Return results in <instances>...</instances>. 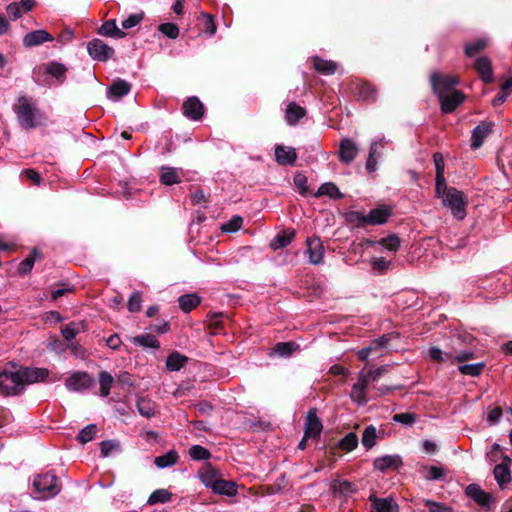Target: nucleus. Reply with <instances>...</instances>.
I'll use <instances>...</instances> for the list:
<instances>
[{
	"mask_svg": "<svg viewBox=\"0 0 512 512\" xmlns=\"http://www.w3.org/2000/svg\"><path fill=\"white\" fill-rule=\"evenodd\" d=\"M13 110L17 115L18 122L25 129L36 128L44 121L42 112L37 108L33 99L27 96H20Z\"/></svg>",
	"mask_w": 512,
	"mask_h": 512,
	"instance_id": "nucleus-1",
	"label": "nucleus"
},
{
	"mask_svg": "<svg viewBox=\"0 0 512 512\" xmlns=\"http://www.w3.org/2000/svg\"><path fill=\"white\" fill-rule=\"evenodd\" d=\"M32 485L33 497L38 500L51 499L61 490L58 478L49 472L35 476Z\"/></svg>",
	"mask_w": 512,
	"mask_h": 512,
	"instance_id": "nucleus-2",
	"label": "nucleus"
},
{
	"mask_svg": "<svg viewBox=\"0 0 512 512\" xmlns=\"http://www.w3.org/2000/svg\"><path fill=\"white\" fill-rule=\"evenodd\" d=\"M442 203L457 220H462L466 217L467 199L463 192L458 189L450 187Z\"/></svg>",
	"mask_w": 512,
	"mask_h": 512,
	"instance_id": "nucleus-3",
	"label": "nucleus"
},
{
	"mask_svg": "<svg viewBox=\"0 0 512 512\" xmlns=\"http://www.w3.org/2000/svg\"><path fill=\"white\" fill-rule=\"evenodd\" d=\"M352 216L359 222L367 225H381L386 223L391 216V210L387 206H379L372 209L368 214L364 215L359 212H353Z\"/></svg>",
	"mask_w": 512,
	"mask_h": 512,
	"instance_id": "nucleus-4",
	"label": "nucleus"
},
{
	"mask_svg": "<svg viewBox=\"0 0 512 512\" xmlns=\"http://www.w3.org/2000/svg\"><path fill=\"white\" fill-rule=\"evenodd\" d=\"M389 144H391L390 141L384 137H376L371 141L366 161V169L368 172L376 171L378 160L383 156L384 149Z\"/></svg>",
	"mask_w": 512,
	"mask_h": 512,
	"instance_id": "nucleus-5",
	"label": "nucleus"
},
{
	"mask_svg": "<svg viewBox=\"0 0 512 512\" xmlns=\"http://www.w3.org/2000/svg\"><path fill=\"white\" fill-rule=\"evenodd\" d=\"M87 52L93 60L99 62H107L115 54V50L111 46L98 38L88 42Z\"/></svg>",
	"mask_w": 512,
	"mask_h": 512,
	"instance_id": "nucleus-6",
	"label": "nucleus"
},
{
	"mask_svg": "<svg viewBox=\"0 0 512 512\" xmlns=\"http://www.w3.org/2000/svg\"><path fill=\"white\" fill-rule=\"evenodd\" d=\"M0 390L5 395H18L23 392L17 370L0 373Z\"/></svg>",
	"mask_w": 512,
	"mask_h": 512,
	"instance_id": "nucleus-7",
	"label": "nucleus"
},
{
	"mask_svg": "<svg viewBox=\"0 0 512 512\" xmlns=\"http://www.w3.org/2000/svg\"><path fill=\"white\" fill-rule=\"evenodd\" d=\"M93 383V378L87 372L76 371L65 380V387L71 392H83Z\"/></svg>",
	"mask_w": 512,
	"mask_h": 512,
	"instance_id": "nucleus-8",
	"label": "nucleus"
},
{
	"mask_svg": "<svg viewBox=\"0 0 512 512\" xmlns=\"http://www.w3.org/2000/svg\"><path fill=\"white\" fill-rule=\"evenodd\" d=\"M19 373L20 384L22 391L27 385L44 381L48 377V370L45 368H20L17 370Z\"/></svg>",
	"mask_w": 512,
	"mask_h": 512,
	"instance_id": "nucleus-9",
	"label": "nucleus"
},
{
	"mask_svg": "<svg viewBox=\"0 0 512 512\" xmlns=\"http://www.w3.org/2000/svg\"><path fill=\"white\" fill-rule=\"evenodd\" d=\"M458 83V79L454 76L441 75L436 72L431 75V85L437 95L451 92Z\"/></svg>",
	"mask_w": 512,
	"mask_h": 512,
	"instance_id": "nucleus-10",
	"label": "nucleus"
},
{
	"mask_svg": "<svg viewBox=\"0 0 512 512\" xmlns=\"http://www.w3.org/2000/svg\"><path fill=\"white\" fill-rule=\"evenodd\" d=\"M309 263L319 265L323 262L324 246L318 237H309L306 240Z\"/></svg>",
	"mask_w": 512,
	"mask_h": 512,
	"instance_id": "nucleus-11",
	"label": "nucleus"
},
{
	"mask_svg": "<svg viewBox=\"0 0 512 512\" xmlns=\"http://www.w3.org/2000/svg\"><path fill=\"white\" fill-rule=\"evenodd\" d=\"M444 113L453 112L463 101L464 95L458 90L437 95Z\"/></svg>",
	"mask_w": 512,
	"mask_h": 512,
	"instance_id": "nucleus-12",
	"label": "nucleus"
},
{
	"mask_svg": "<svg viewBox=\"0 0 512 512\" xmlns=\"http://www.w3.org/2000/svg\"><path fill=\"white\" fill-rule=\"evenodd\" d=\"M474 69L485 84H490L494 81L492 62L487 56L478 57L475 60Z\"/></svg>",
	"mask_w": 512,
	"mask_h": 512,
	"instance_id": "nucleus-13",
	"label": "nucleus"
},
{
	"mask_svg": "<svg viewBox=\"0 0 512 512\" xmlns=\"http://www.w3.org/2000/svg\"><path fill=\"white\" fill-rule=\"evenodd\" d=\"M359 152L358 145L349 138H343L339 145V159L345 164L355 160Z\"/></svg>",
	"mask_w": 512,
	"mask_h": 512,
	"instance_id": "nucleus-14",
	"label": "nucleus"
},
{
	"mask_svg": "<svg viewBox=\"0 0 512 512\" xmlns=\"http://www.w3.org/2000/svg\"><path fill=\"white\" fill-rule=\"evenodd\" d=\"M466 495L481 507H489L493 498L490 493L481 489L477 484L466 487Z\"/></svg>",
	"mask_w": 512,
	"mask_h": 512,
	"instance_id": "nucleus-15",
	"label": "nucleus"
},
{
	"mask_svg": "<svg viewBox=\"0 0 512 512\" xmlns=\"http://www.w3.org/2000/svg\"><path fill=\"white\" fill-rule=\"evenodd\" d=\"M402 464V458L398 454L377 457L373 462L374 468L381 472H385L388 469L397 470Z\"/></svg>",
	"mask_w": 512,
	"mask_h": 512,
	"instance_id": "nucleus-16",
	"label": "nucleus"
},
{
	"mask_svg": "<svg viewBox=\"0 0 512 512\" xmlns=\"http://www.w3.org/2000/svg\"><path fill=\"white\" fill-rule=\"evenodd\" d=\"M160 172V182L167 186L182 182L185 176L182 169L170 166H162Z\"/></svg>",
	"mask_w": 512,
	"mask_h": 512,
	"instance_id": "nucleus-17",
	"label": "nucleus"
},
{
	"mask_svg": "<svg viewBox=\"0 0 512 512\" xmlns=\"http://www.w3.org/2000/svg\"><path fill=\"white\" fill-rule=\"evenodd\" d=\"M183 113L187 118L197 121L204 114V106L197 97H190L183 104Z\"/></svg>",
	"mask_w": 512,
	"mask_h": 512,
	"instance_id": "nucleus-18",
	"label": "nucleus"
},
{
	"mask_svg": "<svg viewBox=\"0 0 512 512\" xmlns=\"http://www.w3.org/2000/svg\"><path fill=\"white\" fill-rule=\"evenodd\" d=\"M323 425L317 416V413L315 410L311 409L307 413L306 417V425H305V437L308 438H317L319 437L321 431H322Z\"/></svg>",
	"mask_w": 512,
	"mask_h": 512,
	"instance_id": "nucleus-19",
	"label": "nucleus"
},
{
	"mask_svg": "<svg viewBox=\"0 0 512 512\" xmlns=\"http://www.w3.org/2000/svg\"><path fill=\"white\" fill-rule=\"evenodd\" d=\"M492 131V123L490 122H481L472 130L471 135V148L473 150L478 149L486 139V137Z\"/></svg>",
	"mask_w": 512,
	"mask_h": 512,
	"instance_id": "nucleus-20",
	"label": "nucleus"
},
{
	"mask_svg": "<svg viewBox=\"0 0 512 512\" xmlns=\"http://www.w3.org/2000/svg\"><path fill=\"white\" fill-rule=\"evenodd\" d=\"M275 159L280 165H294L297 160V154L294 148L284 145L275 147Z\"/></svg>",
	"mask_w": 512,
	"mask_h": 512,
	"instance_id": "nucleus-21",
	"label": "nucleus"
},
{
	"mask_svg": "<svg viewBox=\"0 0 512 512\" xmlns=\"http://www.w3.org/2000/svg\"><path fill=\"white\" fill-rule=\"evenodd\" d=\"M201 483L209 489H213L216 482L221 478L219 471L211 465H206L198 472Z\"/></svg>",
	"mask_w": 512,
	"mask_h": 512,
	"instance_id": "nucleus-22",
	"label": "nucleus"
},
{
	"mask_svg": "<svg viewBox=\"0 0 512 512\" xmlns=\"http://www.w3.org/2000/svg\"><path fill=\"white\" fill-rule=\"evenodd\" d=\"M52 40L53 36L50 33L40 29L27 33L23 38V44L26 47H33Z\"/></svg>",
	"mask_w": 512,
	"mask_h": 512,
	"instance_id": "nucleus-23",
	"label": "nucleus"
},
{
	"mask_svg": "<svg viewBox=\"0 0 512 512\" xmlns=\"http://www.w3.org/2000/svg\"><path fill=\"white\" fill-rule=\"evenodd\" d=\"M86 330L87 325L84 321L70 322L61 327V334L67 342H72L79 333Z\"/></svg>",
	"mask_w": 512,
	"mask_h": 512,
	"instance_id": "nucleus-24",
	"label": "nucleus"
},
{
	"mask_svg": "<svg viewBox=\"0 0 512 512\" xmlns=\"http://www.w3.org/2000/svg\"><path fill=\"white\" fill-rule=\"evenodd\" d=\"M98 34L105 37H113L116 39H122L125 37L126 33L119 29L116 20L110 19L104 22L101 27L98 29Z\"/></svg>",
	"mask_w": 512,
	"mask_h": 512,
	"instance_id": "nucleus-25",
	"label": "nucleus"
},
{
	"mask_svg": "<svg viewBox=\"0 0 512 512\" xmlns=\"http://www.w3.org/2000/svg\"><path fill=\"white\" fill-rule=\"evenodd\" d=\"M212 491L218 495L233 497L237 494V484L234 481L220 478Z\"/></svg>",
	"mask_w": 512,
	"mask_h": 512,
	"instance_id": "nucleus-26",
	"label": "nucleus"
},
{
	"mask_svg": "<svg viewBox=\"0 0 512 512\" xmlns=\"http://www.w3.org/2000/svg\"><path fill=\"white\" fill-rule=\"evenodd\" d=\"M131 90V85L125 80H118L114 82L108 89V98L111 100H118L119 98L127 95Z\"/></svg>",
	"mask_w": 512,
	"mask_h": 512,
	"instance_id": "nucleus-27",
	"label": "nucleus"
},
{
	"mask_svg": "<svg viewBox=\"0 0 512 512\" xmlns=\"http://www.w3.org/2000/svg\"><path fill=\"white\" fill-rule=\"evenodd\" d=\"M45 72L54 77L59 83H63L66 77L67 68L64 64L51 61L44 67Z\"/></svg>",
	"mask_w": 512,
	"mask_h": 512,
	"instance_id": "nucleus-28",
	"label": "nucleus"
},
{
	"mask_svg": "<svg viewBox=\"0 0 512 512\" xmlns=\"http://www.w3.org/2000/svg\"><path fill=\"white\" fill-rule=\"evenodd\" d=\"M356 93L359 99L366 102H373L377 98V91L375 87L366 82H360L357 84Z\"/></svg>",
	"mask_w": 512,
	"mask_h": 512,
	"instance_id": "nucleus-29",
	"label": "nucleus"
},
{
	"mask_svg": "<svg viewBox=\"0 0 512 512\" xmlns=\"http://www.w3.org/2000/svg\"><path fill=\"white\" fill-rule=\"evenodd\" d=\"M489 45V38L481 37L473 42L466 43L464 52L467 57H473L483 51Z\"/></svg>",
	"mask_w": 512,
	"mask_h": 512,
	"instance_id": "nucleus-30",
	"label": "nucleus"
},
{
	"mask_svg": "<svg viewBox=\"0 0 512 512\" xmlns=\"http://www.w3.org/2000/svg\"><path fill=\"white\" fill-rule=\"evenodd\" d=\"M371 501L375 512H399L398 505L391 499L375 497Z\"/></svg>",
	"mask_w": 512,
	"mask_h": 512,
	"instance_id": "nucleus-31",
	"label": "nucleus"
},
{
	"mask_svg": "<svg viewBox=\"0 0 512 512\" xmlns=\"http://www.w3.org/2000/svg\"><path fill=\"white\" fill-rule=\"evenodd\" d=\"M313 67L316 71L324 75H332L337 70V64L335 62L320 57H313Z\"/></svg>",
	"mask_w": 512,
	"mask_h": 512,
	"instance_id": "nucleus-32",
	"label": "nucleus"
},
{
	"mask_svg": "<svg viewBox=\"0 0 512 512\" xmlns=\"http://www.w3.org/2000/svg\"><path fill=\"white\" fill-rule=\"evenodd\" d=\"M494 478L497 481L498 485L503 488L505 484L510 481L511 471L508 464L500 463L494 467L493 470Z\"/></svg>",
	"mask_w": 512,
	"mask_h": 512,
	"instance_id": "nucleus-33",
	"label": "nucleus"
},
{
	"mask_svg": "<svg viewBox=\"0 0 512 512\" xmlns=\"http://www.w3.org/2000/svg\"><path fill=\"white\" fill-rule=\"evenodd\" d=\"M187 362L188 358L185 355L174 351L166 359V368L169 371H179Z\"/></svg>",
	"mask_w": 512,
	"mask_h": 512,
	"instance_id": "nucleus-34",
	"label": "nucleus"
},
{
	"mask_svg": "<svg viewBox=\"0 0 512 512\" xmlns=\"http://www.w3.org/2000/svg\"><path fill=\"white\" fill-rule=\"evenodd\" d=\"M329 196L333 199H340L343 197V194L340 192L339 188L331 182L323 183L318 190L314 193L315 197L320 196Z\"/></svg>",
	"mask_w": 512,
	"mask_h": 512,
	"instance_id": "nucleus-35",
	"label": "nucleus"
},
{
	"mask_svg": "<svg viewBox=\"0 0 512 512\" xmlns=\"http://www.w3.org/2000/svg\"><path fill=\"white\" fill-rule=\"evenodd\" d=\"M305 116V109L298 104L292 102L286 108V120L289 124H296Z\"/></svg>",
	"mask_w": 512,
	"mask_h": 512,
	"instance_id": "nucleus-36",
	"label": "nucleus"
},
{
	"mask_svg": "<svg viewBox=\"0 0 512 512\" xmlns=\"http://www.w3.org/2000/svg\"><path fill=\"white\" fill-rule=\"evenodd\" d=\"M512 92V77L502 82L499 93L492 100L493 106L502 105Z\"/></svg>",
	"mask_w": 512,
	"mask_h": 512,
	"instance_id": "nucleus-37",
	"label": "nucleus"
},
{
	"mask_svg": "<svg viewBox=\"0 0 512 512\" xmlns=\"http://www.w3.org/2000/svg\"><path fill=\"white\" fill-rule=\"evenodd\" d=\"M178 303L181 310L188 313L200 303V297L196 294H185L178 298Z\"/></svg>",
	"mask_w": 512,
	"mask_h": 512,
	"instance_id": "nucleus-38",
	"label": "nucleus"
},
{
	"mask_svg": "<svg viewBox=\"0 0 512 512\" xmlns=\"http://www.w3.org/2000/svg\"><path fill=\"white\" fill-rule=\"evenodd\" d=\"M132 342L133 344L143 348L158 349L160 347V343L157 338L151 334L138 335L132 339Z\"/></svg>",
	"mask_w": 512,
	"mask_h": 512,
	"instance_id": "nucleus-39",
	"label": "nucleus"
},
{
	"mask_svg": "<svg viewBox=\"0 0 512 512\" xmlns=\"http://www.w3.org/2000/svg\"><path fill=\"white\" fill-rule=\"evenodd\" d=\"M137 410L140 415L146 418H151L156 413L155 404L146 398H139L136 403Z\"/></svg>",
	"mask_w": 512,
	"mask_h": 512,
	"instance_id": "nucleus-40",
	"label": "nucleus"
},
{
	"mask_svg": "<svg viewBox=\"0 0 512 512\" xmlns=\"http://www.w3.org/2000/svg\"><path fill=\"white\" fill-rule=\"evenodd\" d=\"M294 236H295L294 231H283L281 233H278L275 236V238L273 239V241L271 242V247L274 250L284 248L291 243Z\"/></svg>",
	"mask_w": 512,
	"mask_h": 512,
	"instance_id": "nucleus-41",
	"label": "nucleus"
},
{
	"mask_svg": "<svg viewBox=\"0 0 512 512\" xmlns=\"http://www.w3.org/2000/svg\"><path fill=\"white\" fill-rule=\"evenodd\" d=\"M177 460L178 454L175 451H169L164 455L156 457L154 463L158 468L164 469L173 466Z\"/></svg>",
	"mask_w": 512,
	"mask_h": 512,
	"instance_id": "nucleus-42",
	"label": "nucleus"
},
{
	"mask_svg": "<svg viewBox=\"0 0 512 512\" xmlns=\"http://www.w3.org/2000/svg\"><path fill=\"white\" fill-rule=\"evenodd\" d=\"M100 396L107 397L114 382L112 375L106 371L99 373Z\"/></svg>",
	"mask_w": 512,
	"mask_h": 512,
	"instance_id": "nucleus-43",
	"label": "nucleus"
},
{
	"mask_svg": "<svg viewBox=\"0 0 512 512\" xmlns=\"http://www.w3.org/2000/svg\"><path fill=\"white\" fill-rule=\"evenodd\" d=\"M39 253L37 249H33L28 257H26L18 266V273L26 275L31 272Z\"/></svg>",
	"mask_w": 512,
	"mask_h": 512,
	"instance_id": "nucleus-44",
	"label": "nucleus"
},
{
	"mask_svg": "<svg viewBox=\"0 0 512 512\" xmlns=\"http://www.w3.org/2000/svg\"><path fill=\"white\" fill-rule=\"evenodd\" d=\"M98 431V428L95 424H88L77 435V440L82 443H88L94 439Z\"/></svg>",
	"mask_w": 512,
	"mask_h": 512,
	"instance_id": "nucleus-45",
	"label": "nucleus"
},
{
	"mask_svg": "<svg viewBox=\"0 0 512 512\" xmlns=\"http://www.w3.org/2000/svg\"><path fill=\"white\" fill-rule=\"evenodd\" d=\"M377 431L372 425L365 428L362 434V444L366 449H371L376 444Z\"/></svg>",
	"mask_w": 512,
	"mask_h": 512,
	"instance_id": "nucleus-46",
	"label": "nucleus"
},
{
	"mask_svg": "<svg viewBox=\"0 0 512 512\" xmlns=\"http://www.w3.org/2000/svg\"><path fill=\"white\" fill-rule=\"evenodd\" d=\"M484 363H474V364H463L458 366V370L463 375H469V376H479L483 370Z\"/></svg>",
	"mask_w": 512,
	"mask_h": 512,
	"instance_id": "nucleus-47",
	"label": "nucleus"
},
{
	"mask_svg": "<svg viewBox=\"0 0 512 512\" xmlns=\"http://www.w3.org/2000/svg\"><path fill=\"white\" fill-rule=\"evenodd\" d=\"M171 494L166 489H158L152 492L149 496L147 503L149 505H154L157 503H166L170 501Z\"/></svg>",
	"mask_w": 512,
	"mask_h": 512,
	"instance_id": "nucleus-48",
	"label": "nucleus"
},
{
	"mask_svg": "<svg viewBox=\"0 0 512 512\" xmlns=\"http://www.w3.org/2000/svg\"><path fill=\"white\" fill-rule=\"evenodd\" d=\"M243 225L242 217L235 215L229 221L221 225V230L224 233H234L241 229Z\"/></svg>",
	"mask_w": 512,
	"mask_h": 512,
	"instance_id": "nucleus-49",
	"label": "nucleus"
},
{
	"mask_svg": "<svg viewBox=\"0 0 512 512\" xmlns=\"http://www.w3.org/2000/svg\"><path fill=\"white\" fill-rule=\"evenodd\" d=\"M358 446V437L355 433H348L339 442V447L347 452L353 451Z\"/></svg>",
	"mask_w": 512,
	"mask_h": 512,
	"instance_id": "nucleus-50",
	"label": "nucleus"
},
{
	"mask_svg": "<svg viewBox=\"0 0 512 512\" xmlns=\"http://www.w3.org/2000/svg\"><path fill=\"white\" fill-rule=\"evenodd\" d=\"M298 346L293 342L277 343L274 347V352L282 357H288L296 350Z\"/></svg>",
	"mask_w": 512,
	"mask_h": 512,
	"instance_id": "nucleus-51",
	"label": "nucleus"
},
{
	"mask_svg": "<svg viewBox=\"0 0 512 512\" xmlns=\"http://www.w3.org/2000/svg\"><path fill=\"white\" fill-rule=\"evenodd\" d=\"M189 456L193 459V460H208L211 456V453L208 449H206L205 447L203 446H200V445H193L190 449H189Z\"/></svg>",
	"mask_w": 512,
	"mask_h": 512,
	"instance_id": "nucleus-52",
	"label": "nucleus"
},
{
	"mask_svg": "<svg viewBox=\"0 0 512 512\" xmlns=\"http://www.w3.org/2000/svg\"><path fill=\"white\" fill-rule=\"evenodd\" d=\"M429 356L432 360L437 361V362H451L453 353L443 352L438 347H431L429 349Z\"/></svg>",
	"mask_w": 512,
	"mask_h": 512,
	"instance_id": "nucleus-53",
	"label": "nucleus"
},
{
	"mask_svg": "<svg viewBox=\"0 0 512 512\" xmlns=\"http://www.w3.org/2000/svg\"><path fill=\"white\" fill-rule=\"evenodd\" d=\"M421 473L428 480H438L444 475L443 469L437 466H423Z\"/></svg>",
	"mask_w": 512,
	"mask_h": 512,
	"instance_id": "nucleus-54",
	"label": "nucleus"
},
{
	"mask_svg": "<svg viewBox=\"0 0 512 512\" xmlns=\"http://www.w3.org/2000/svg\"><path fill=\"white\" fill-rule=\"evenodd\" d=\"M378 244L384 247L386 250L395 252L400 247V239L396 235H390L379 240Z\"/></svg>",
	"mask_w": 512,
	"mask_h": 512,
	"instance_id": "nucleus-55",
	"label": "nucleus"
},
{
	"mask_svg": "<svg viewBox=\"0 0 512 512\" xmlns=\"http://www.w3.org/2000/svg\"><path fill=\"white\" fill-rule=\"evenodd\" d=\"M144 19V12H139L129 15L125 20L122 21V29L128 30L138 26Z\"/></svg>",
	"mask_w": 512,
	"mask_h": 512,
	"instance_id": "nucleus-56",
	"label": "nucleus"
},
{
	"mask_svg": "<svg viewBox=\"0 0 512 512\" xmlns=\"http://www.w3.org/2000/svg\"><path fill=\"white\" fill-rule=\"evenodd\" d=\"M158 30L170 39H176L179 36V27L174 23L160 24Z\"/></svg>",
	"mask_w": 512,
	"mask_h": 512,
	"instance_id": "nucleus-57",
	"label": "nucleus"
},
{
	"mask_svg": "<svg viewBox=\"0 0 512 512\" xmlns=\"http://www.w3.org/2000/svg\"><path fill=\"white\" fill-rule=\"evenodd\" d=\"M350 397L358 405H365L368 402L366 390L359 388L355 384L352 386Z\"/></svg>",
	"mask_w": 512,
	"mask_h": 512,
	"instance_id": "nucleus-58",
	"label": "nucleus"
},
{
	"mask_svg": "<svg viewBox=\"0 0 512 512\" xmlns=\"http://www.w3.org/2000/svg\"><path fill=\"white\" fill-rule=\"evenodd\" d=\"M119 442L114 440H105L100 444V452L103 457H108L113 451L119 450Z\"/></svg>",
	"mask_w": 512,
	"mask_h": 512,
	"instance_id": "nucleus-59",
	"label": "nucleus"
},
{
	"mask_svg": "<svg viewBox=\"0 0 512 512\" xmlns=\"http://www.w3.org/2000/svg\"><path fill=\"white\" fill-rule=\"evenodd\" d=\"M450 187H447L446 180L444 176H436V185H435V193L436 196L441 198L442 200L448 194Z\"/></svg>",
	"mask_w": 512,
	"mask_h": 512,
	"instance_id": "nucleus-60",
	"label": "nucleus"
},
{
	"mask_svg": "<svg viewBox=\"0 0 512 512\" xmlns=\"http://www.w3.org/2000/svg\"><path fill=\"white\" fill-rule=\"evenodd\" d=\"M393 421L405 426H411L416 422V416L412 413H399L393 416Z\"/></svg>",
	"mask_w": 512,
	"mask_h": 512,
	"instance_id": "nucleus-61",
	"label": "nucleus"
},
{
	"mask_svg": "<svg viewBox=\"0 0 512 512\" xmlns=\"http://www.w3.org/2000/svg\"><path fill=\"white\" fill-rule=\"evenodd\" d=\"M142 298L138 292L133 293L128 299L127 307L130 312H138L141 309Z\"/></svg>",
	"mask_w": 512,
	"mask_h": 512,
	"instance_id": "nucleus-62",
	"label": "nucleus"
},
{
	"mask_svg": "<svg viewBox=\"0 0 512 512\" xmlns=\"http://www.w3.org/2000/svg\"><path fill=\"white\" fill-rule=\"evenodd\" d=\"M332 490L339 491L341 493H350L352 492V484L347 480H334L331 484Z\"/></svg>",
	"mask_w": 512,
	"mask_h": 512,
	"instance_id": "nucleus-63",
	"label": "nucleus"
},
{
	"mask_svg": "<svg viewBox=\"0 0 512 512\" xmlns=\"http://www.w3.org/2000/svg\"><path fill=\"white\" fill-rule=\"evenodd\" d=\"M425 505L428 507L429 512H453L450 507L431 500H427Z\"/></svg>",
	"mask_w": 512,
	"mask_h": 512,
	"instance_id": "nucleus-64",
	"label": "nucleus"
}]
</instances>
